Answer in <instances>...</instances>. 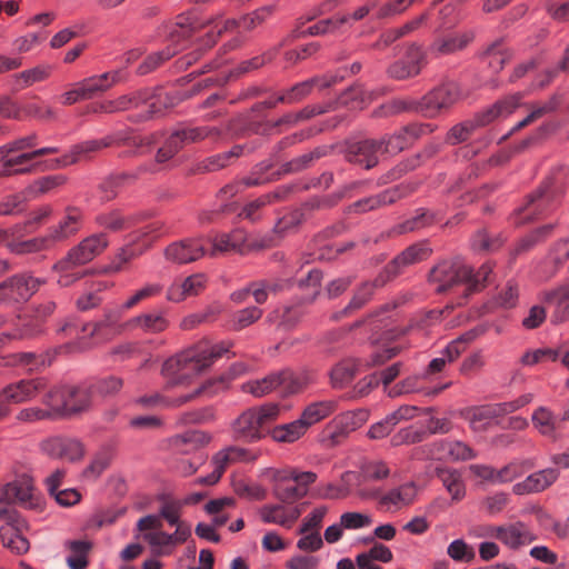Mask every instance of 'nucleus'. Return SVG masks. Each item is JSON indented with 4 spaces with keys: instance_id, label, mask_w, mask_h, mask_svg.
Listing matches in <instances>:
<instances>
[{
    "instance_id": "nucleus-1",
    "label": "nucleus",
    "mask_w": 569,
    "mask_h": 569,
    "mask_svg": "<svg viewBox=\"0 0 569 569\" xmlns=\"http://www.w3.org/2000/svg\"><path fill=\"white\" fill-rule=\"evenodd\" d=\"M231 346L230 341L217 345L201 342L194 348L169 358L161 369V375L166 380V389L187 385L192 377L209 368L216 360L227 353Z\"/></svg>"
},
{
    "instance_id": "nucleus-2",
    "label": "nucleus",
    "mask_w": 569,
    "mask_h": 569,
    "mask_svg": "<svg viewBox=\"0 0 569 569\" xmlns=\"http://www.w3.org/2000/svg\"><path fill=\"white\" fill-rule=\"evenodd\" d=\"M521 98L522 96L520 93L509 96L481 112L476 113L471 119L455 124L448 131L446 142L456 146L468 141L477 129L489 126L493 121L511 114L520 106Z\"/></svg>"
},
{
    "instance_id": "nucleus-3",
    "label": "nucleus",
    "mask_w": 569,
    "mask_h": 569,
    "mask_svg": "<svg viewBox=\"0 0 569 569\" xmlns=\"http://www.w3.org/2000/svg\"><path fill=\"white\" fill-rule=\"evenodd\" d=\"M200 28V24L189 16H178L176 21L169 27L167 42L168 46L154 53L149 54L138 67L137 72L140 76L148 74L171 59L173 56L184 50L190 38Z\"/></svg>"
},
{
    "instance_id": "nucleus-4",
    "label": "nucleus",
    "mask_w": 569,
    "mask_h": 569,
    "mask_svg": "<svg viewBox=\"0 0 569 569\" xmlns=\"http://www.w3.org/2000/svg\"><path fill=\"white\" fill-rule=\"evenodd\" d=\"M129 143L132 144L136 149L132 151H126L121 153V157H129V156H138L140 152L138 149L142 146H149L151 144V140L148 138H141V139H130L126 136V133L118 131L111 134H108L101 139H92L87 140L83 142H80L78 144H74L69 153H66L61 158H58L53 161V166H51L52 169L57 168H64L70 164L77 163L78 161L82 159H90L92 153L99 152L104 148L112 147V146H120Z\"/></svg>"
},
{
    "instance_id": "nucleus-5",
    "label": "nucleus",
    "mask_w": 569,
    "mask_h": 569,
    "mask_svg": "<svg viewBox=\"0 0 569 569\" xmlns=\"http://www.w3.org/2000/svg\"><path fill=\"white\" fill-rule=\"evenodd\" d=\"M279 413L280 408L276 403L247 409L231 425L233 438L246 442L261 439Z\"/></svg>"
},
{
    "instance_id": "nucleus-6",
    "label": "nucleus",
    "mask_w": 569,
    "mask_h": 569,
    "mask_svg": "<svg viewBox=\"0 0 569 569\" xmlns=\"http://www.w3.org/2000/svg\"><path fill=\"white\" fill-rule=\"evenodd\" d=\"M312 381L307 372H293L282 370L271 373L261 380L250 381L243 385V390L256 397H263L272 391L281 396L298 393Z\"/></svg>"
},
{
    "instance_id": "nucleus-7",
    "label": "nucleus",
    "mask_w": 569,
    "mask_h": 569,
    "mask_svg": "<svg viewBox=\"0 0 569 569\" xmlns=\"http://www.w3.org/2000/svg\"><path fill=\"white\" fill-rule=\"evenodd\" d=\"M168 100L169 98L163 96L161 91L153 92L150 89H142L130 94L120 96L113 100L103 101L99 104L98 110L106 113H114L147 104V113L140 116V120H146L168 108L170 106Z\"/></svg>"
},
{
    "instance_id": "nucleus-8",
    "label": "nucleus",
    "mask_w": 569,
    "mask_h": 569,
    "mask_svg": "<svg viewBox=\"0 0 569 569\" xmlns=\"http://www.w3.org/2000/svg\"><path fill=\"white\" fill-rule=\"evenodd\" d=\"M562 191L559 178H549L541 188L528 197L526 204L518 209L516 222L525 223L550 212L558 204Z\"/></svg>"
},
{
    "instance_id": "nucleus-9",
    "label": "nucleus",
    "mask_w": 569,
    "mask_h": 569,
    "mask_svg": "<svg viewBox=\"0 0 569 569\" xmlns=\"http://www.w3.org/2000/svg\"><path fill=\"white\" fill-rule=\"evenodd\" d=\"M222 131L218 127H183L174 130L158 150L156 160L159 163L166 162L174 157L184 146L200 142L204 139L217 140Z\"/></svg>"
},
{
    "instance_id": "nucleus-10",
    "label": "nucleus",
    "mask_w": 569,
    "mask_h": 569,
    "mask_svg": "<svg viewBox=\"0 0 569 569\" xmlns=\"http://www.w3.org/2000/svg\"><path fill=\"white\" fill-rule=\"evenodd\" d=\"M108 238L104 233H94L84 238L71 248L67 256L54 264L57 271H71L73 268L92 261L108 247Z\"/></svg>"
},
{
    "instance_id": "nucleus-11",
    "label": "nucleus",
    "mask_w": 569,
    "mask_h": 569,
    "mask_svg": "<svg viewBox=\"0 0 569 569\" xmlns=\"http://www.w3.org/2000/svg\"><path fill=\"white\" fill-rule=\"evenodd\" d=\"M162 527L163 523L154 515L141 517L136 525L138 531L136 538L147 542L156 557L168 556L172 552L171 538L168 532L162 530Z\"/></svg>"
},
{
    "instance_id": "nucleus-12",
    "label": "nucleus",
    "mask_w": 569,
    "mask_h": 569,
    "mask_svg": "<svg viewBox=\"0 0 569 569\" xmlns=\"http://www.w3.org/2000/svg\"><path fill=\"white\" fill-rule=\"evenodd\" d=\"M0 501L9 505H18L26 509L40 507V498L36 491L33 480L28 475L16 477L12 481L1 487Z\"/></svg>"
},
{
    "instance_id": "nucleus-13",
    "label": "nucleus",
    "mask_w": 569,
    "mask_h": 569,
    "mask_svg": "<svg viewBox=\"0 0 569 569\" xmlns=\"http://www.w3.org/2000/svg\"><path fill=\"white\" fill-rule=\"evenodd\" d=\"M459 98L460 91L456 83H443L420 99V113L426 118H435L451 108Z\"/></svg>"
},
{
    "instance_id": "nucleus-14",
    "label": "nucleus",
    "mask_w": 569,
    "mask_h": 569,
    "mask_svg": "<svg viewBox=\"0 0 569 569\" xmlns=\"http://www.w3.org/2000/svg\"><path fill=\"white\" fill-rule=\"evenodd\" d=\"M470 274V267L460 260L442 261L431 270L430 281L438 283V292H446L461 284L465 288Z\"/></svg>"
},
{
    "instance_id": "nucleus-15",
    "label": "nucleus",
    "mask_w": 569,
    "mask_h": 569,
    "mask_svg": "<svg viewBox=\"0 0 569 569\" xmlns=\"http://www.w3.org/2000/svg\"><path fill=\"white\" fill-rule=\"evenodd\" d=\"M358 497L365 500H377L379 506L386 510L391 507L408 506L413 501L416 489L412 483H406L398 488H393L388 492H382L380 488H359Z\"/></svg>"
},
{
    "instance_id": "nucleus-16",
    "label": "nucleus",
    "mask_w": 569,
    "mask_h": 569,
    "mask_svg": "<svg viewBox=\"0 0 569 569\" xmlns=\"http://www.w3.org/2000/svg\"><path fill=\"white\" fill-rule=\"evenodd\" d=\"M274 12L273 6L261 7L250 13L243 14L239 19H227L221 26L216 24V33L209 32L207 34L206 46L211 47L216 43L217 38L224 32H233L238 28H243L246 31H251L261 26Z\"/></svg>"
},
{
    "instance_id": "nucleus-17",
    "label": "nucleus",
    "mask_w": 569,
    "mask_h": 569,
    "mask_svg": "<svg viewBox=\"0 0 569 569\" xmlns=\"http://www.w3.org/2000/svg\"><path fill=\"white\" fill-rule=\"evenodd\" d=\"M426 63V53L422 48L417 43H411L406 49L403 57L387 68V74L393 80H407L417 77Z\"/></svg>"
},
{
    "instance_id": "nucleus-18",
    "label": "nucleus",
    "mask_w": 569,
    "mask_h": 569,
    "mask_svg": "<svg viewBox=\"0 0 569 569\" xmlns=\"http://www.w3.org/2000/svg\"><path fill=\"white\" fill-rule=\"evenodd\" d=\"M47 387L44 378L21 379L7 385L0 390V403L19 405L31 401L39 392Z\"/></svg>"
},
{
    "instance_id": "nucleus-19",
    "label": "nucleus",
    "mask_w": 569,
    "mask_h": 569,
    "mask_svg": "<svg viewBox=\"0 0 569 569\" xmlns=\"http://www.w3.org/2000/svg\"><path fill=\"white\" fill-rule=\"evenodd\" d=\"M82 224V211L77 207H67L62 218L57 224L50 227L46 233V239L50 248L74 237L81 230Z\"/></svg>"
},
{
    "instance_id": "nucleus-20",
    "label": "nucleus",
    "mask_w": 569,
    "mask_h": 569,
    "mask_svg": "<svg viewBox=\"0 0 569 569\" xmlns=\"http://www.w3.org/2000/svg\"><path fill=\"white\" fill-rule=\"evenodd\" d=\"M425 452L430 459L443 461H465L477 457L475 450L467 443L448 439L427 445Z\"/></svg>"
},
{
    "instance_id": "nucleus-21",
    "label": "nucleus",
    "mask_w": 569,
    "mask_h": 569,
    "mask_svg": "<svg viewBox=\"0 0 569 569\" xmlns=\"http://www.w3.org/2000/svg\"><path fill=\"white\" fill-rule=\"evenodd\" d=\"M431 250L422 243L408 247L400 254L392 259L378 274L380 284H386L392 278L398 276L407 266L426 260L430 256Z\"/></svg>"
},
{
    "instance_id": "nucleus-22",
    "label": "nucleus",
    "mask_w": 569,
    "mask_h": 569,
    "mask_svg": "<svg viewBox=\"0 0 569 569\" xmlns=\"http://www.w3.org/2000/svg\"><path fill=\"white\" fill-rule=\"evenodd\" d=\"M383 143L385 141L373 139L350 142L346 150V158L349 162L371 169L378 164L380 157L385 154Z\"/></svg>"
},
{
    "instance_id": "nucleus-23",
    "label": "nucleus",
    "mask_w": 569,
    "mask_h": 569,
    "mask_svg": "<svg viewBox=\"0 0 569 569\" xmlns=\"http://www.w3.org/2000/svg\"><path fill=\"white\" fill-rule=\"evenodd\" d=\"M43 453L54 459L74 462L83 457L82 443L73 438L56 436L43 440L40 445Z\"/></svg>"
},
{
    "instance_id": "nucleus-24",
    "label": "nucleus",
    "mask_w": 569,
    "mask_h": 569,
    "mask_svg": "<svg viewBox=\"0 0 569 569\" xmlns=\"http://www.w3.org/2000/svg\"><path fill=\"white\" fill-rule=\"evenodd\" d=\"M33 152L11 150L7 146L0 147V166L2 176L27 174L34 171Z\"/></svg>"
},
{
    "instance_id": "nucleus-25",
    "label": "nucleus",
    "mask_w": 569,
    "mask_h": 569,
    "mask_svg": "<svg viewBox=\"0 0 569 569\" xmlns=\"http://www.w3.org/2000/svg\"><path fill=\"white\" fill-rule=\"evenodd\" d=\"M268 473L273 483L272 493L281 503L292 505L306 497V490L302 487H298L297 482L291 479V476L286 469H271Z\"/></svg>"
},
{
    "instance_id": "nucleus-26",
    "label": "nucleus",
    "mask_w": 569,
    "mask_h": 569,
    "mask_svg": "<svg viewBox=\"0 0 569 569\" xmlns=\"http://www.w3.org/2000/svg\"><path fill=\"white\" fill-rule=\"evenodd\" d=\"M264 523H273L283 528H291L302 513L301 506H288L287 503H270L262 506L258 511Z\"/></svg>"
},
{
    "instance_id": "nucleus-27",
    "label": "nucleus",
    "mask_w": 569,
    "mask_h": 569,
    "mask_svg": "<svg viewBox=\"0 0 569 569\" xmlns=\"http://www.w3.org/2000/svg\"><path fill=\"white\" fill-rule=\"evenodd\" d=\"M490 535L510 548H519L536 540V536L523 522H516L500 527H492Z\"/></svg>"
},
{
    "instance_id": "nucleus-28",
    "label": "nucleus",
    "mask_w": 569,
    "mask_h": 569,
    "mask_svg": "<svg viewBox=\"0 0 569 569\" xmlns=\"http://www.w3.org/2000/svg\"><path fill=\"white\" fill-rule=\"evenodd\" d=\"M559 477L557 469L547 468L529 475L525 480L512 487L513 493L518 496L541 492L556 482Z\"/></svg>"
},
{
    "instance_id": "nucleus-29",
    "label": "nucleus",
    "mask_w": 569,
    "mask_h": 569,
    "mask_svg": "<svg viewBox=\"0 0 569 569\" xmlns=\"http://www.w3.org/2000/svg\"><path fill=\"white\" fill-rule=\"evenodd\" d=\"M531 423L540 436L552 441L558 440L561 429L560 418L549 407H537L532 411Z\"/></svg>"
},
{
    "instance_id": "nucleus-30",
    "label": "nucleus",
    "mask_w": 569,
    "mask_h": 569,
    "mask_svg": "<svg viewBox=\"0 0 569 569\" xmlns=\"http://www.w3.org/2000/svg\"><path fill=\"white\" fill-rule=\"evenodd\" d=\"M124 80V73L122 69H116L101 74L91 76L80 81L82 89L86 93L87 99L101 96L117 83Z\"/></svg>"
},
{
    "instance_id": "nucleus-31",
    "label": "nucleus",
    "mask_w": 569,
    "mask_h": 569,
    "mask_svg": "<svg viewBox=\"0 0 569 569\" xmlns=\"http://www.w3.org/2000/svg\"><path fill=\"white\" fill-rule=\"evenodd\" d=\"M206 249L201 239H186L170 244L166 249L168 260L177 263H189L204 256Z\"/></svg>"
},
{
    "instance_id": "nucleus-32",
    "label": "nucleus",
    "mask_w": 569,
    "mask_h": 569,
    "mask_svg": "<svg viewBox=\"0 0 569 569\" xmlns=\"http://www.w3.org/2000/svg\"><path fill=\"white\" fill-rule=\"evenodd\" d=\"M541 301L552 309V322L560 323L569 319V284L545 291Z\"/></svg>"
},
{
    "instance_id": "nucleus-33",
    "label": "nucleus",
    "mask_w": 569,
    "mask_h": 569,
    "mask_svg": "<svg viewBox=\"0 0 569 569\" xmlns=\"http://www.w3.org/2000/svg\"><path fill=\"white\" fill-rule=\"evenodd\" d=\"M42 281L27 273L16 274L0 282L2 291L8 289L17 300H28L37 292Z\"/></svg>"
},
{
    "instance_id": "nucleus-34",
    "label": "nucleus",
    "mask_w": 569,
    "mask_h": 569,
    "mask_svg": "<svg viewBox=\"0 0 569 569\" xmlns=\"http://www.w3.org/2000/svg\"><path fill=\"white\" fill-rule=\"evenodd\" d=\"M54 309L56 303L53 301L40 303L33 310V321L24 323L21 328L8 333L7 337L10 339H27L36 336L40 331L38 323L50 317Z\"/></svg>"
},
{
    "instance_id": "nucleus-35",
    "label": "nucleus",
    "mask_w": 569,
    "mask_h": 569,
    "mask_svg": "<svg viewBox=\"0 0 569 569\" xmlns=\"http://www.w3.org/2000/svg\"><path fill=\"white\" fill-rule=\"evenodd\" d=\"M323 206H330L329 203L321 202L319 200H315L303 204L301 208L296 209L288 214L283 216L274 226V231L279 234H284L290 230L296 229L303 221L308 219L309 212L313 209H319Z\"/></svg>"
},
{
    "instance_id": "nucleus-36",
    "label": "nucleus",
    "mask_w": 569,
    "mask_h": 569,
    "mask_svg": "<svg viewBox=\"0 0 569 569\" xmlns=\"http://www.w3.org/2000/svg\"><path fill=\"white\" fill-rule=\"evenodd\" d=\"M472 39V31L443 36L435 40L430 46V52L439 56L451 54L466 48Z\"/></svg>"
},
{
    "instance_id": "nucleus-37",
    "label": "nucleus",
    "mask_w": 569,
    "mask_h": 569,
    "mask_svg": "<svg viewBox=\"0 0 569 569\" xmlns=\"http://www.w3.org/2000/svg\"><path fill=\"white\" fill-rule=\"evenodd\" d=\"M71 387L54 386L42 397V403L52 412V418L67 416Z\"/></svg>"
},
{
    "instance_id": "nucleus-38",
    "label": "nucleus",
    "mask_w": 569,
    "mask_h": 569,
    "mask_svg": "<svg viewBox=\"0 0 569 569\" xmlns=\"http://www.w3.org/2000/svg\"><path fill=\"white\" fill-rule=\"evenodd\" d=\"M147 171L146 167H140L137 173H119L106 178L99 184L100 198L102 201H110L114 199L119 190L129 182L134 181L138 178V173Z\"/></svg>"
},
{
    "instance_id": "nucleus-39",
    "label": "nucleus",
    "mask_w": 569,
    "mask_h": 569,
    "mask_svg": "<svg viewBox=\"0 0 569 569\" xmlns=\"http://www.w3.org/2000/svg\"><path fill=\"white\" fill-rule=\"evenodd\" d=\"M127 326L146 333H160L168 328L169 321L161 313L146 312L131 318Z\"/></svg>"
},
{
    "instance_id": "nucleus-40",
    "label": "nucleus",
    "mask_w": 569,
    "mask_h": 569,
    "mask_svg": "<svg viewBox=\"0 0 569 569\" xmlns=\"http://www.w3.org/2000/svg\"><path fill=\"white\" fill-rule=\"evenodd\" d=\"M212 249L210 256L218 253L241 252L246 243V236L242 231H233L231 233H221L211 240Z\"/></svg>"
},
{
    "instance_id": "nucleus-41",
    "label": "nucleus",
    "mask_w": 569,
    "mask_h": 569,
    "mask_svg": "<svg viewBox=\"0 0 569 569\" xmlns=\"http://www.w3.org/2000/svg\"><path fill=\"white\" fill-rule=\"evenodd\" d=\"M338 402L332 399L321 400L308 405L302 411L300 419L309 429L312 425L329 417L337 410Z\"/></svg>"
},
{
    "instance_id": "nucleus-42",
    "label": "nucleus",
    "mask_w": 569,
    "mask_h": 569,
    "mask_svg": "<svg viewBox=\"0 0 569 569\" xmlns=\"http://www.w3.org/2000/svg\"><path fill=\"white\" fill-rule=\"evenodd\" d=\"M368 418L369 412L365 409L347 411L339 415L333 420V426L336 428L335 436H346L351 431L357 430L368 420Z\"/></svg>"
},
{
    "instance_id": "nucleus-43",
    "label": "nucleus",
    "mask_w": 569,
    "mask_h": 569,
    "mask_svg": "<svg viewBox=\"0 0 569 569\" xmlns=\"http://www.w3.org/2000/svg\"><path fill=\"white\" fill-rule=\"evenodd\" d=\"M436 476L450 493L453 501H460L466 495V487L460 472L456 469L436 468Z\"/></svg>"
},
{
    "instance_id": "nucleus-44",
    "label": "nucleus",
    "mask_w": 569,
    "mask_h": 569,
    "mask_svg": "<svg viewBox=\"0 0 569 569\" xmlns=\"http://www.w3.org/2000/svg\"><path fill=\"white\" fill-rule=\"evenodd\" d=\"M0 518L8 519L10 522H16V532L12 533L8 540H3V545L18 555L26 553L29 550L30 545L28 539L18 532L22 521L18 519L16 511L8 508H0Z\"/></svg>"
},
{
    "instance_id": "nucleus-45",
    "label": "nucleus",
    "mask_w": 569,
    "mask_h": 569,
    "mask_svg": "<svg viewBox=\"0 0 569 569\" xmlns=\"http://www.w3.org/2000/svg\"><path fill=\"white\" fill-rule=\"evenodd\" d=\"M301 317L302 312L298 307L281 306L269 312L267 321L287 330L292 328Z\"/></svg>"
},
{
    "instance_id": "nucleus-46",
    "label": "nucleus",
    "mask_w": 569,
    "mask_h": 569,
    "mask_svg": "<svg viewBox=\"0 0 569 569\" xmlns=\"http://www.w3.org/2000/svg\"><path fill=\"white\" fill-rule=\"evenodd\" d=\"M437 221V217L433 212L427 209H418L416 214L402 223H399L392 229V232L396 234H402L407 232H412L431 226Z\"/></svg>"
},
{
    "instance_id": "nucleus-47",
    "label": "nucleus",
    "mask_w": 569,
    "mask_h": 569,
    "mask_svg": "<svg viewBox=\"0 0 569 569\" xmlns=\"http://www.w3.org/2000/svg\"><path fill=\"white\" fill-rule=\"evenodd\" d=\"M138 219L139 217L136 214L123 216L120 211H111L99 214L97 222L110 231L118 232L132 227L137 223Z\"/></svg>"
},
{
    "instance_id": "nucleus-48",
    "label": "nucleus",
    "mask_w": 569,
    "mask_h": 569,
    "mask_svg": "<svg viewBox=\"0 0 569 569\" xmlns=\"http://www.w3.org/2000/svg\"><path fill=\"white\" fill-rule=\"evenodd\" d=\"M358 371L357 363L352 359L342 360L330 371V382L336 389H341L350 383Z\"/></svg>"
},
{
    "instance_id": "nucleus-49",
    "label": "nucleus",
    "mask_w": 569,
    "mask_h": 569,
    "mask_svg": "<svg viewBox=\"0 0 569 569\" xmlns=\"http://www.w3.org/2000/svg\"><path fill=\"white\" fill-rule=\"evenodd\" d=\"M286 192V190H276L273 192L262 194L261 197L246 204L240 212V217L256 221L260 218V210L262 208L282 199Z\"/></svg>"
},
{
    "instance_id": "nucleus-50",
    "label": "nucleus",
    "mask_w": 569,
    "mask_h": 569,
    "mask_svg": "<svg viewBox=\"0 0 569 569\" xmlns=\"http://www.w3.org/2000/svg\"><path fill=\"white\" fill-rule=\"evenodd\" d=\"M307 427L299 418L292 422L277 426L271 431V437L278 442H295L307 432Z\"/></svg>"
},
{
    "instance_id": "nucleus-51",
    "label": "nucleus",
    "mask_w": 569,
    "mask_h": 569,
    "mask_svg": "<svg viewBox=\"0 0 569 569\" xmlns=\"http://www.w3.org/2000/svg\"><path fill=\"white\" fill-rule=\"evenodd\" d=\"M327 154L326 147H317L310 152L303 153L282 166V173H295L311 167L315 161Z\"/></svg>"
},
{
    "instance_id": "nucleus-52",
    "label": "nucleus",
    "mask_w": 569,
    "mask_h": 569,
    "mask_svg": "<svg viewBox=\"0 0 569 569\" xmlns=\"http://www.w3.org/2000/svg\"><path fill=\"white\" fill-rule=\"evenodd\" d=\"M272 162L270 161H262L260 163H258L252 172L242 179V183L244 184V187H257V186H262V184H266L270 181H274V180H278L283 173H282V169L277 171V172H272L271 174H267V172L272 168Z\"/></svg>"
},
{
    "instance_id": "nucleus-53",
    "label": "nucleus",
    "mask_w": 569,
    "mask_h": 569,
    "mask_svg": "<svg viewBox=\"0 0 569 569\" xmlns=\"http://www.w3.org/2000/svg\"><path fill=\"white\" fill-rule=\"evenodd\" d=\"M465 418L475 431H483L488 428L490 420L497 417L492 405H488L468 409Z\"/></svg>"
},
{
    "instance_id": "nucleus-54",
    "label": "nucleus",
    "mask_w": 569,
    "mask_h": 569,
    "mask_svg": "<svg viewBox=\"0 0 569 569\" xmlns=\"http://www.w3.org/2000/svg\"><path fill=\"white\" fill-rule=\"evenodd\" d=\"M358 482V475L352 471L342 473L339 483H330L327 486L323 497L327 499H345L351 491L352 487Z\"/></svg>"
},
{
    "instance_id": "nucleus-55",
    "label": "nucleus",
    "mask_w": 569,
    "mask_h": 569,
    "mask_svg": "<svg viewBox=\"0 0 569 569\" xmlns=\"http://www.w3.org/2000/svg\"><path fill=\"white\" fill-rule=\"evenodd\" d=\"M14 363L29 371H37L51 365L52 357L49 352H18L13 356Z\"/></svg>"
},
{
    "instance_id": "nucleus-56",
    "label": "nucleus",
    "mask_w": 569,
    "mask_h": 569,
    "mask_svg": "<svg viewBox=\"0 0 569 569\" xmlns=\"http://www.w3.org/2000/svg\"><path fill=\"white\" fill-rule=\"evenodd\" d=\"M378 281V277L373 281H365L353 292V296L346 307L345 312L353 311L362 308L373 296L376 288L382 287Z\"/></svg>"
},
{
    "instance_id": "nucleus-57",
    "label": "nucleus",
    "mask_w": 569,
    "mask_h": 569,
    "mask_svg": "<svg viewBox=\"0 0 569 569\" xmlns=\"http://www.w3.org/2000/svg\"><path fill=\"white\" fill-rule=\"evenodd\" d=\"M390 475V469L383 461H369L362 465L360 475H358V486L369 481H380Z\"/></svg>"
},
{
    "instance_id": "nucleus-58",
    "label": "nucleus",
    "mask_w": 569,
    "mask_h": 569,
    "mask_svg": "<svg viewBox=\"0 0 569 569\" xmlns=\"http://www.w3.org/2000/svg\"><path fill=\"white\" fill-rule=\"evenodd\" d=\"M492 267L489 263H483L478 271H473L470 267V277L466 278V287L462 289L461 295L467 298L469 295L485 288L489 282V277Z\"/></svg>"
},
{
    "instance_id": "nucleus-59",
    "label": "nucleus",
    "mask_w": 569,
    "mask_h": 569,
    "mask_svg": "<svg viewBox=\"0 0 569 569\" xmlns=\"http://www.w3.org/2000/svg\"><path fill=\"white\" fill-rule=\"evenodd\" d=\"M50 74L51 67L42 64L14 74V80L17 86L22 89L47 80Z\"/></svg>"
},
{
    "instance_id": "nucleus-60",
    "label": "nucleus",
    "mask_w": 569,
    "mask_h": 569,
    "mask_svg": "<svg viewBox=\"0 0 569 569\" xmlns=\"http://www.w3.org/2000/svg\"><path fill=\"white\" fill-rule=\"evenodd\" d=\"M560 102L561 96L553 94L548 101L535 106L531 112L515 126L513 130H520L527 127L528 124L532 123L533 121L540 119L542 116L555 111L560 104Z\"/></svg>"
},
{
    "instance_id": "nucleus-61",
    "label": "nucleus",
    "mask_w": 569,
    "mask_h": 569,
    "mask_svg": "<svg viewBox=\"0 0 569 569\" xmlns=\"http://www.w3.org/2000/svg\"><path fill=\"white\" fill-rule=\"evenodd\" d=\"M181 510L182 502L180 500L163 496L161 497L159 512L154 516L158 517L162 523L163 520H166L169 525H177L181 521Z\"/></svg>"
},
{
    "instance_id": "nucleus-62",
    "label": "nucleus",
    "mask_w": 569,
    "mask_h": 569,
    "mask_svg": "<svg viewBox=\"0 0 569 569\" xmlns=\"http://www.w3.org/2000/svg\"><path fill=\"white\" fill-rule=\"evenodd\" d=\"M535 463L531 459L511 461L498 470V482H510L513 479L522 476L525 472L531 470Z\"/></svg>"
},
{
    "instance_id": "nucleus-63",
    "label": "nucleus",
    "mask_w": 569,
    "mask_h": 569,
    "mask_svg": "<svg viewBox=\"0 0 569 569\" xmlns=\"http://www.w3.org/2000/svg\"><path fill=\"white\" fill-rule=\"evenodd\" d=\"M6 247L14 254H27L50 249L46 236L24 241H8Z\"/></svg>"
},
{
    "instance_id": "nucleus-64",
    "label": "nucleus",
    "mask_w": 569,
    "mask_h": 569,
    "mask_svg": "<svg viewBox=\"0 0 569 569\" xmlns=\"http://www.w3.org/2000/svg\"><path fill=\"white\" fill-rule=\"evenodd\" d=\"M318 78H312L295 84L292 88L278 96V101H281L286 104H293L299 102L311 92L312 88L317 86L316 82H318Z\"/></svg>"
}]
</instances>
